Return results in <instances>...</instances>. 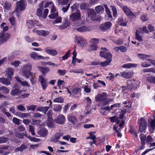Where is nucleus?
I'll return each instance as SVG.
<instances>
[{"label": "nucleus", "instance_id": "obj_44", "mask_svg": "<svg viewBox=\"0 0 155 155\" xmlns=\"http://www.w3.org/2000/svg\"><path fill=\"white\" fill-rule=\"evenodd\" d=\"M147 79L149 82L155 84V77H147Z\"/></svg>", "mask_w": 155, "mask_h": 155}, {"label": "nucleus", "instance_id": "obj_30", "mask_svg": "<svg viewBox=\"0 0 155 155\" xmlns=\"http://www.w3.org/2000/svg\"><path fill=\"white\" fill-rule=\"evenodd\" d=\"M18 51H15L11 53L8 57V59L9 61H12L14 58L17 56Z\"/></svg>", "mask_w": 155, "mask_h": 155}, {"label": "nucleus", "instance_id": "obj_21", "mask_svg": "<svg viewBox=\"0 0 155 155\" xmlns=\"http://www.w3.org/2000/svg\"><path fill=\"white\" fill-rule=\"evenodd\" d=\"M149 129L150 133H153L155 129V118L154 120H152L150 122Z\"/></svg>", "mask_w": 155, "mask_h": 155}, {"label": "nucleus", "instance_id": "obj_23", "mask_svg": "<svg viewBox=\"0 0 155 155\" xmlns=\"http://www.w3.org/2000/svg\"><path fill=\"white\" fill-rule=\"evenodd\" d=\"M22 91L19 89L16 88L12 90L11 92L12 95L15 96L16 95H19L22 93Z\"/></svg>", "mask_w": 155, "mask_h": 155}, {"label": "nucleus", "instance_id": "obj_2", "mask_svg": "<svg viewBox=\"0 0 155 155\" xmlns=\"http://www.w3.org/2000/svg\"><path fill=\"white\" fill-rule=\"evenodd\" d=\"M32 68L31 65L29 64H28L24 66L22 68V72L25 76L27 78H29L30 76L32 75L33 73L31 71Z\"/></svg>", "mask_w": 155, "mask_h": 155}, {"label": "nucleus", "instance_id": "obj_56", "mask_svg": "<svg viewBox=\"0 0 155 155\" xmlns=\"http://www.w3.org/2000/svg\"><path fill=\"white\" fill-rule=\"evenodd\" d=\"M9 21H10L11 23L12 24V25H15V18L13 17L12 16L11 18H9Z\"/></svg>", "mask_w": 155, "mask_h": 155}, {"label": "nucleus", "instance_id": "obj_50", "mask_svg": "<svg viewBox=\"0 0 155 155\" xmlns=\"http://www.w3.org/2000/svg\"><path fill=\"white\" fill-rule=\"evenodd\" d=\"M66 71L65 70H61L58 69L57 71V73H58L59 75L61 76L64 75L66 74Z\"/></svg>", "mask_w": 155, "mask_h": 155}, {"label": "nucleus", "instance_id": "obj_24", "mask_svg": "<svg viewBox=\"0 0 155 155\" xmlns=\"http://www.w3.org/2000/svg\"><path fill=\"white\" fill-rule=\"evenodd\" d=\"M120 75L124 78H129L131 77V73L130 72H121L120 73Z\"/></svg>", "mask_w": 155, "mask_h": 155}, {"label": "nucleus", "instance_id": "obj_51", "mask_svg": "<svg viewBox=\"0 0 155 155\" xmlns=\"http://www.w3.org/2000/svg\"><path fill=\"white\" fill-rule=\"evenodd\" d=\"M25 40L28 42H31L34 40V38H31L29 36H27L25 37Z\"/></svg>", "mask_w": 155, "mask_h": 155}, {"label": "nucleus", "instance_id": "obj_58", "mask_svg": "<svg viewBox=\"0 0 155 155\" xmlns=\"http://www.w3.org/2000/svg\"><path fill=\"white\" fill-rule=\"evenodd\" d=\"M70 6V3H69L67 6L63 7L62 8V10L64 13L66 12L69 9Z\"/></svg>", "mask_w": 155, "mask_h": 155}, {"label": "nucleus", "instance_id": "obj_52", "mask_svg": "<svg viewBox=\"0 0 155 155\" xmlns=\"http://www.w3.org/2000/svg\"><path fill=\"white\" fill-rule=\"evenodd\" d=\"M11 6V4L8 2H6L4 5V7L6 9H8L10 8Z\"/></svg>", "mask_w": 155, "mask_h": 155}, {"label": "nucleus", "instance_id": "obj_60", "mask_svg": "<svg viewBox=\"0 0 155 155\" xmlns=\"http://www.w3.org/2000/svg\"><path fill=\"white\" fill-rule=\"evenodd\" d=\"M124 42V41L122 39H118L116 41H114V43L117 44L118 45H121L123 44Z\"/></svg>", "mask_w": 155, "mask_h": 155}, {"label": "nucleus", "instance_id": "obj_62", "mask_svg": "<svg viewBox=\"0 0 155 155\" xmlns=\"http://www.w3.org/2000/svg\"><path fill=\"white\" fill-rule=\"evenodd\" d=\"M8 140V139L6 137H0V143H3L6 142Z\"/></svg>", "mask_w": 155, "mask_h": 155}, {"label": "nucleus", "instance_id": "obj_27", "mask_svg": "<svg viewBox=\"0 0 155 155\" xmlns=\"http://www.w3.org/2000/svg\"><path fill=\"white\" fill-rule=\"evenodd\" d=\"M5 72L8 76V78H12L11 77L14 74V70L13 69L11 68H8L6 69Z\"/></svg>", "mask_w": 155, "mask_h": 155}, {"label": "nucleus", "instance_id": "obj_42", "mask_svg": "<svg viewBox=\"0 0 155 155\" xmlns=\"http://www.w3.org/2000/svg\"><path fill=\"white\" fill-rule=\"evenodd\" d=\"M64 100L63 98L61 97H58L54 100V102H58L62 103L64 102Z\"/></svg>", "mask_w": 155, "mask_h": 155}, {"label": "nucleus", "instance_id": "obj_43", "mask_svg": "<svg viewBox=\"0 0 155 155\" xmlns=\"http://www.w3.org/2000/svg\"><path fill=\"white\" fill-rule=\"evenodd\" d=\"M29 131L30 132L32 135H35V134L34 132L35 128L34 127L31 125H29Z\"/></svg>", "mask_w": 155, "mask_h": 155}, {"label": "nucleus", "instance_id": "obj_11", "mask_svg": "<svg viewBox=\"0 0 155 155\" xmlns=\"http://www.w3.org/2000/svg\"><path fill=\"white\" fill-rule=\"evenodd\" d=\"M76 41L78 45L81 47H84L87 44L86 40L81 37H78Z\"/></svg>", "mask_w": 155, "mask_h": 155}, {"label": "nucleus", "instance_id": "obj_54", "mask_svg": "<svg viewBox=\"0 0 155 155\" xmlns=\"http://www.w3.org/2000/svg\"><path fill=\"white\" fill-rule=\"evenodd\" d=\"M109 118L110 121L112 123L118 120V117L116 116L110 117Z\"/></svg>", "mask_w": 155, "mask_h": 155}, {"label": "nucleus", "instance_id": "obj_33", "mask_svg": "<svg viewBox=\"0 0 155 155\" xmlns=\"http://www.w3.org/2000/svg\"><path fill=\"white\" fill-rule=\"evenodd\" d=\"M34 22V21L33 20H28L26 22V26L28 28H32L34 27L35 24Z\"/></svg>", "mask_w": 155, "mask_h": 155}, {"label": "nucleus", "instance_id": "obj_6", "mask_svg": "<svg viewBox=\"0 0 155 155\" xmlns=\"http://www.w3.org/2000/svg\"><path fill=\"white\" fill-rule=\"evenodd\" d=\"M38 81L41 84L43 90H45L48 86V79L44 78L42 76H39Z\"/></svg>", "mask_w": 155, "mask_h": 155}, {"label": "nucleus", "instance_id": "obj_12", "mask_svg": "<svg viewBox=\"0 0 155 155\" xmlns=\"http://www.w3.org/2000/svg\"><path fill=\"white\" fill-rule=\"evenodd\" d=\"M17 8L20 11H23L25 8V0H21L17 3Z\"/></svg>", "mask_w": 155, "mask_h": 155}, {"label": "nucleus", "instance_id": "obj_31", "mask_svg": "<svg viewBox=\"0 0 155 155\" xmlns=\"http://www.w3.org/2000/svg\"><path fill=\"white\" fill-rule=\"evenodd\" d=\"M117 22L120 25L122 26H126L127 25L126 21H124L123 18L121 17L118 18Z\"/></svg>", "mask_w": 155, "mask_h": 155}, {"label": "nucleus", "instance_id": "obj_59", "mask_svg": "<svg viewBox=\"0 0 155 155\" xmlns=\"http://www.w3.org/2000/svg\"><path fill=\"white\" fill-rule=\"evenodd\" d=\"M18 109L20 111H23L26 110L25 107L21 105H18L17 107Z\"/></svg>", "mask_w": 155, "mask_h": 155}, {"label": "nucleus", "instance_id": "obj_8", "mask_svg": "<svg viewBox=\"0 0 155 155\" xmlns=\"http://www.w3.org/2000/svg\"><path fill=\"white\" fill-rule=\"evenodd\" d=\"M111 25V23L109 21L101 24L99 26V28L101 30L105 31L109 29Z\"/></svg>", "mask_w": 155, "mask_h": 155}, {"label": "nucleus", "instance_id": "obj_17", "mask_svg": "<svg viewBox=\"0 0 155 155\" xmlns=\"http://www.w3.org/2000/svg\"><path fill=\"white\" fill-rule=\"evenodd\" d=\"M63 134L60 133H58L55 134L51 139V141L54 143L57 142L60 138L62 136Z\"/></svg>", "mask_w": 155, "mask_h": 155}, {"label": "nucleus", "instance_id": "obj_4", "mask_svg": "<svg viewBox=\"0 0 155 155\" xmlns=\"http://www.w3.org/2000/svg\"><path fill=\"white\" fill-rule=\"evenodd\" d=\"M139 131L140 132L144 131L146 128L147 123L145 119L143 117L141 118L139 121Z\"/></svg>", "mask_w": 155, "mask_h": 155}, {"label": "nucleus", "instance_id": "obj_22", "mask_svg": "<svg viewBox=\"0 0 155 155\" xmlns=\"http://www.w3.org/2000/svg\"><path fill=\"white\" fill-rule=\"evenodd\" d=\"M48 133V130L45 128H43L40 130L38 132V134L40 136L45 137L47 135Z\"/></svg>", "mask_w": 155, "mask_h": 155}, {"label": "nucleus", "instance_id": "obj_39", "mask_svg": "<svg viewBox=\"0 0 155 155\" xmlns=\"http://www.w3.org/2000/svg\"><path fill=\"white\" fill-rule=\"evenodd\" d=\"M0 90L2 91L4 94H8L9 93V90L7 87L4 86L1 87H0Z\"/></svg>", "mask_w": 155, "mask_h": 155}, {"label": "nucleus", "instance_id": "obj_18", "mask_svg": "<svg viewBox=\"0 0 155 155\" xmlns=\"http://www.w3.org/2000/svg\"><path fill=\"white\" fill-rule=\"evenodd\" d=\"M12 80V78H0V82L5 85H8L11 84V81Z\"/></svg>", "mask_w": 155, "mask_h": 155}, {"label": "nucleus", "instance_id": "obj_61", "mask_svg": "<svg viewBox=\"0 0 155 155\" xmlns=\"http://www.w3.org/2000/svg\"><path fill=\"white\" fill-rule=\"evenodd\" d=\"M80 89L79 88H76L73 90L72 93L74 95H77L78 94H80Z\"/></svg>", "mask_w": 155, "mask_h": 155}, {"label": "nucleus", "instance_id": "obj_38", "mask_svg": "<svg viewBox=\"0 0 155 155\" xmlns=\"http://www.w3.org/2000/svg\"><path fill=\"white\" fill-rule=\"evenodd\" d=\"M95 9L96 12L97 14H99L101 12L103 11L104 10V8L101 5H98L95 7Z\"/></svg>", "mask_w": 155, "mask_h": 155}, {"label": "nucleus", "instance_id": "obj_47", "mask_svg": "<svg viewBox=\"0 0 155 155\" xmlns=\"http://www.w3.org/2000/svg\"><path fill=\"white\" fill-rule=\"evenodd\" d=\"M90 42L91 43L93 44V45H96V44L98 43L99 40L98 38H93L91 39Z\"/></svg>", "mask_w": 155, "mask_h": 155}, {"label": "nucleus", "instance_id": "obj_37", "mask_svg": "<svg viewBox=\"0 0 155 155\" xmlns=\"http://www.w3.org/2000/svg\"><path fill=\"white\" fill-rule=\"evenodd\" d=\"M139 32L138 30L136 31L135 33L136 37L135 38L139 41H142L143 40L142 37L139 33Z\"/></svg>", "mask_w": 155, "mask_h": 155}, {"label": "nucleus", "instance_id": "obj_41", "mask_svg": "<svg viewBox=\"0 0 155 155\" xmlns=\"http://www.w3.org/2000/svg\"><path fill=\"white\" fill-rule=\"evenodd\" d=\"M44 9V8H39L37 9V15L39 17H41L42 15V11Z\"/></svg>", "mask_w": 155, "mask_h": 155}, {"label": "nucleus", "instance_id": "obj_16", "mask_svg": "<svg viewBox=\"0 0 155 155\" xmlns=\"http://www.w3.org/2000/svg\"><path fill=\"white\" fill-rule=\"evenodd\" d=\"M68 119L70 122L71 123L74 125L77 124L78 122L76 117L71 114L68 115Z\"/></svg>", "mask_w": 155, "mask_h": 155}, {"label": "nucleus", "instance_id": "obj_53", "mask_svg": "<svg viewBox=\"0 0 155 155\" xmlns=\"http://www.w3.org/2000/svg\"><path fill=\"white\" fill-rule=\"evenodd\" d=\"M58 16V13L57 12L54 13H51V14L49 15L48 17L51 19H54Z\"/></svg>", "mask_w": 155, "mask_h": 155}, {"label": "nucleus", "instance_id": "obj_36", "mask_svg": "<svg viewBox=\"0 0 155 155\" xmlns=\"http://www.w3.org/2000/svg\"><path fill=\"white\" fill-rule=\"evenodd\" d=\"M70 72H73L77 73H80L82 74L84 73V71L83 69H72L69 71Z\"/></svg>", "mask_w": 155, "mask_h": 155}, {"label": "nucleus", "instance_id": "obj_45", "mask_svg": "<svg viewBox=\"0 0 155 155\" xmlns=\"http://www.w3.org/2000/svg\"><path fill=\"white\" fill-rule=\"evenodd\" d=\"M62 109V107L59 105H56L53 109V110L55 111H60Z\"/></svg>", "mask_w": 155, "mask_h": 155}, {"label": "nucleus", "instance_id": "obj_20", "mask_svg": "<svg viewBox=\"0 0 155 155\" xmlns=\"http://www.w3.org/2000/svg\"><path fill=\"white\" fill-rule=\"evenodd\" d=\"M45 51L46 53L53 56H55L58 54V52L55 49H51L49 48H45Z\"/></svg>", "mask_w": 155, "mask_h": 155}, {"label": "nucleus", "instance_id": "obj_7", "mask_svg": "<svg viewBox=\"0 0 155 155\" xmlns=\"http://www.w3.org/2000/svg\"><path fill=\"white\" fill-rule=\"evenodd\" d=\"M108 96L106 93H103L100 94H98L95 97V99L96 101L99 102L100 103L105 99H107Z\"/></svg>", "mask_w": 155, "mask_h": 155}, {"label": "nucleus", "instance_id": "obj_32", "mask_svg": "<svg viewBox=\"0 0 155 155\" xmlns=\"http://www.w3.org/2000/svg\"><path fill=\"white\" fill-rule=\"evenodd\" d=\"M37 32L39 35H42L44 36H47L49 33V32L48 31L44 30L37 31Z\"/></svg>", "mask_w": 155, "mask_h": 155}, {"label": "nucleus", "instance_id": "obj_48", "mask_svg": "<svg viewBox=\"0 0 155 155\" xmlns=\"http://www.w3.org/2000/svg\"><path fill=\"white\" fill-rule=\"evenodd\" d=\"M70 53L71 51L69 50L66 52L65 54L62 57V59L63 60L67 59L69 57Z\"/></svg>", "mask_w": 155, "mask_h": 155}, {"label": "nucleus", "instance_id": "obj_3", "mask_svg": "<svg viewBox=\"0 0 155 155\" xmlns=\"http://www.w3.org/2000/svg\"><path fill=\"white\" fill-rule=\"evenodd\" d=\"M81 19L80 11L78 10L70 15V19L73 22L80 21Z\"/></svg>", "mask_w": 155, "mask_h": 155}, {"label": "nucleus", "instance_id": "obj_46", "mask_svg": "<svg viewBox=\"0 0 155 155\" xmlns=\"http://www.w3.org/2000/svg\"><path fill=\"white\" fill-rule=\"evenodd\" d=\"M143 71L145 72H152L155 73V69L152 68L144 69H143Z\"/></svg>", "mask_w": 155, "mask_h": 155}, {"label": "nucleus", "instance_id": "obj_26", "mask_svg": "<svg viewBox=\"0 0 155 155\" xmlns=\"http://www.w3.org/2000/svg\"><path fill=\"white\" fill-rule=\"evenodd\" d=\"M70 24L69 21L67 19H65L64 22L62 25L59 26V28L61 29H63L66 28Z\"/></svg>", "mask_w": 155, "mask_h": 155}, {"label": "nucleus", "instance_id": "obj_49", "mask_svg": "<svg viewBox=\"0 0 155 155\" xmlns=\"http://www.w3.org/2000/svg\"><path fill=\"white\" fill-rule=\"evenodd\" d=\"M24 133H16L15 136L19 139H23L24 138Z\"/></svg>", "mask_w": 155, "mask_h": 155}, {"label": "nucleus", "instance_id": "obj_14", "mask_svg": "<svg viewBox=\"0 0 155 155\" xmlns=\"http://www.w3.org/2000/svg\"><path fill=\"white\" fill-rule=\"evenodd\" d=\"M123 10L124 12L127 16L133 17L135 16L134 14L127 6H124L123 8Z\"/></svg>", "mask_w": 155, "mask_h": 155}, {"label": "nucleus", "instance_id": "obj_5", "mask_svg": "<svg viewBox=\"0 0 155 155\" xmlns=\"http://www.w3.org/2000/svg\"><path fill=\"white\" fill-rule=\"evenodd\" d=\"M10 35L8 33H5L2 31L0 34V44H2L6 42L9 38Z\"/></svg>", "mask_w": 155, "mask_h": 155}, {"label": "nucleus", "instance_id": "obj_15", "mask_svg": "<svg viewBox=\"0 0 155 155\" xmlns=\"http://www.w3.org/2000/svg\"><path fill=\"white\" fill-rule=\"evenodd\" d=\"M139 137L141 142V146L139 147V150H140L143 148V146L146 144V136L143 134L140 135Z\"/></svg>", "mask_w": 155, "mask_h": 155}, {"label": "nucleus", "instance_id": "obj_19", "mask_svg": "<svg viewBox=\"0 0 155 155\" xmlns=\"http://www.w3.org/2000/svg\"><path fill=\"white\" fill-rule=\"evenodd\" d=\"M38 69L42 72L43 74L45 75L50 72V69L47 67L39 66L38 67Z\"/></svg>", "mask_w": 155, "mask_h": 155}, {"label": "nucleus", "instance_id": "obj_13", "mask_svg": "<svg viewBox=\"0 0 155 155\" xmlns=\"http://www.w3.org/2000/svg\"><path fill=\"white\" fill-rule=\"evenodd\" d=\"M30 56L31 58L35 60H39L40 59H45V58L47 59L48 58V57L45 58L41 55H38L35 52H33L31 53Z\"/></svg>", "mask_w": 155, "mask_h": 155}, {"label": "nucleus", "instance_id": "obj_25", "mask_svg": "<svg viewBox=\"0 0 155 155\" xmlns=\"http://www.w3.org/2000/svg\"><path fill=\"white\" fill-rule=\"evenodd\" d=\"M76 30L79 32H85L89 31V28L85 26H83L76 28Z\"/></svg>", "mask_w": 155, "mask_h": 155}, {"label": "nucleus", "instance_id": "obj_28", "mask_svg": "<svg viewBox=\"0 0 155 155\" xmlns=\"http://www.w3.org/2000/svg\"><path fill=\"white\" fill-rule=\"evenodd\" d=\"M137 64L133 63H127L122 65L123 68H135L137 67Z\"/></svg>", "mask_w": 155, "mask_h": 155}, {"label": "nucleus", "instance_id": "obj_9", "mask_svg": "<svg viewBox=\"0 0 155 155\" xmlns=\"http://www.w3.org/2000/svg\"><path fill=\"white\" fill-rule=\"evenodd\" d=\"M87 14L88 16L93 20H97V14L94 9H89L87 11Z\"/></svg>", "mask_w": 155, "mask_h": 155}, {"label": "nucleus", "instance_id": "obj_40", "mask_svg": "<svg viewBox=\"0 0 155 155\" xmlns=\"http://www.w3.org/2000/svg\"><path fill=\"white\" fill-rule=\"evenodd\" d=\"M111 61L110 60L105 61L103 62L100 61V64L103 67H105L108 65L111 62Z\"/></svg>", "mask_w": 155, "mask_h": 155}, {"label": "nucleus", "instance_id": "obj_10", "mask_svg": "<svg viewBox=\"0 0 155 155\" xmlns=\"http://www.w3.org/2000/svg\"><path fill=\"white\" fill-rule=\"evenodd\" d=\"M65 120V117L62 114H60L54 119V121L57 124H63Z\"/></svg>", "mask_w": 155, "mask_h": 155}, {"label": "nucleus", "instance_id": "obj_55", "mask_svg": "<svg viewBox=\"0 0 155 155\" xmlns=\"http://www.w3.org/2000/svg\"><path fill=\"white\" fill-rule=\"evenodd\" d=\"M59 3L62 5L67 4L69 0H58Z\"/></svg>", "mask_w": 155, "mask_h": 155}, {"label": "nucleus", "instance_id": "obj_34", "mask_svg": "<svg viewBox=\"0 0 155 155\" xmlns=\"http://www.w3.org/2000/svg\"><path fill=\"white\" fill-rule=\"evenodd\" d=\"M89 4L88 3H81L80 6V8L81 9L87 10L89 8Z\"/></svg>", "mask_w": 155, "mask_h": 155}, {"label": "nucleus", "instance_id": "obj_29", "mask_svg": "<svg viewBox=\"0 0 155 155\" xmlns=\"http://www.w3.org/2000/svg\"><path fill=\"white\" fill-rule=\"evenodd\" d=\"M49 109L48 107H43L42 106L38 107L37 109V111H42L44 114H46V112Z\"/></svg>", "mask_w": 155, "mask_h": 155}, {"label": "nucleus", "instance_id": "obj_1", "mask_svg": "<svg viewBox=\"0 0 155 155\" xmlns=\"http://www.w3.org/2000/svg\"><path fill=\"white\" fill-rule=\"evenodd\" d=\"M101 49L102 50L100 53L101 56L107 60H110L111 61L112 55L108 49L105 48H101Z\"/></svg>", "mask_w": 155, "mask_h": 155}, {"label": "nucleus", "instance_id": "obj_63", "mask_svg": "<svg viewBox=\"0 0 155 155\" xmlns=\"http://www.w3.org/2000/svg\"><path fill=\"white\" fill-rule=\"evenodd\" d=\"M46 124L47 126L48 127H50L51 128L54 127V124L52 122H50L49 121H47Z\"/></svg>", "mask_w": 155, "mask_h": 155}, {"label": "nucleus", "instance_id": "obj_35", "mask_svg": "<svg viewBox=\"0 0 155 155\" xmlns=\"http://www.w3.org/2000/svg\"><path fill=\"white\" fill-rule=\"evenodd\" d=\"M27 147L24 144H22L21 145L20 147H18L16 148L15 149V151L17 152L18 151H22L23 150L27 148Z\"/></svg>", "mask_w": 155, "mask_h": 155}, {"label": "nucleus", "instance_id": "obj_57", "mask_svg": "<svg viewBox=\"0 0 155 155\" xmlns=\"http://www.w3.org/2000/svg\"><path fill=\"white\" fill-rule=\"evenodd\" d=\"M114 17H116L117 15V11L116 8L114 6H111Z\"/></svg>", "mask_w": 155, "mask_h": 155}, {"label": "nucleus", "instance_id": "obj_64", "mask_svg": "<svg viewBox=\"0 0 155 155\" xmlns=\"http://www.w3.org/2000/svg\"><path fill=\"white\" fill-rule=\"evenodd\" d=\"M138 58L142 60H144L146 58V54H138L137 55Z\"/></svg>", "mask_w": 155, "mask_h": 155}]
</instances>
